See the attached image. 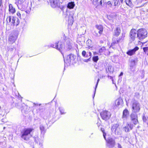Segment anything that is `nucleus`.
I'll use <instances>...</instances> for the list:
<instances>
[{"label": "nucleus", "mask_w": 148, "mask_h": 148, "mask_svg": "<svg viewBox=\"0 0 148 148\" xmlns=\"http://www.w3.org/2000/svg\"><path fill=\"white\" fill-rule=\"evenodd\" d=\"M63 39L58 42H56L55 45L51 44L48 45V47L50 48L51 47L56 48L59 50L62 54L63 55L62 51L65 52L71 49L72 48V43L71 41L69 39H66V37L64 36ZM63 57L64 56H63Z\"/></svg>", "instance_id": "nucleus-1"}, {"label": "nucleus", "mask_w": 148, "mask_h": 148, "mask_svg": "<svg viewBox=\"0 0 148 148\" xmlns=\"http://www.w3.org/2000/svg\"><path fill=\"white\" fill-rule=\"evenodd\" d=\"M25 1L18 0V8L21 11H25L27 13L29 14L31 10V8L27 6Z\"/></svg>", "instance_id": "nucleus-2"}, {"label": "nucleus", "mask_w": 148, "mask_h": 148, "mask_svg": "<svg viewBox=\"0 0 148 148\" xmlns=\"http://www.w3.org/2000/svg\"><path fill=\"white\" fill-rule=\"evenodd\" d=\"M6 21L8 25L12 26H17L19 23V20L18 18L12 16L7 17Z\"/></svg>", "instance_id": "nucleus-3"}, {"label": "nucleus", "mask_w": 148, "mask_h": 148, "mask_svg": "<svg viewBox=\"0 0 148 148\" xmlns=\"http://www.w3.org/2000/svg\"><path fill=\"white\" fill-rule=\"evenodd\" d=\"M33 129L31 128L25 129L21 132V137L25 140H28L29 138L30 133Z\"/></svg>", "instance_id": "nucleus-4"}, {"label": "nucleus", "mask_w": 148, "mask_h": 148, "mask_svg": "<svg viewBox=\"0 0 148 148\" xmlns=\"http://www.w3.org/2000/svg\"><path fill=\"white\" fill-rule=\"evenodd\" d=\"M137 38L139 40H142L147 36V32L146 29H139L137 31Z\"/></svg>", "instance_id": "nucleus-5"}, {"label": "nucleus", "mask_w": 148, "mask_h": 148, "mask_svg": "<svg viewBox=\"0 0 148 148\" xmlns=\"http://www.w3.org/2000/svg\"><path fill=\"white\" fill-rule=\"evenodd\" d=\"M100 115L101 118L106 121L109 119L111 116L110 113L106 110L102 111L100 113Z\"/></svg>", "instance_id": "nucleus-6"}, {"label": "nucleus", "mask_w": 148, "mask_h": 148, "mask_svg": "<svg viewBox=\"0 0 148 148\" xmlns=\"http://www.w3.org/2000/svg\"><path fill=\"white\" fill-rule=\"evenodd\" d=\"M95 27L99 31L98 32L96 31H95L94 35L97 37H99L103 33V27L101 25H95Z\"/></svg>", "instance_id": "nucleus-7"}, {"label": "nucleus", "mask_w": 148, "mask_h": 148, "mask_svg": "<svg viewBox=\"0 0 148 148\" xmlns=\"http://www.w3.org/2000/svg\"><path fill=\"white\" fill-rule=\"evenodd\" d=\"M132 111L134 113H136L139 112L140 108V104L136 101H134L132 104Z\"/></svg>", "instance_id": "nucleus-8"}, {"label": "nucleus", "mask_w": 148, "mask_h": 148, "mask_svg": "<svg viewBox=\"0 0 148 148\" xmlns=\"http://www.w3.org/2000/svg\"><path fill=\"white\" fill-rule=\"evenodd\" d=\"M112 131L114 132L116 135H120L121 133V131L118 124H114L112 127Z\"/></svg>", "instance_id": "nucleus-9"}, {"label": "nucleus", "mask_w": 148, "mask_h": 148, "mask_svg": "<svg viewBox=\"0 0 148 148\" xmlns=\"http://www.w3.org/2000/svg\"><path fill=\"white\" fill-rule=\"evenodd\" d=\"M76 58V56L72 54L68 55L65 59H64L65 63L70 64L71 61H74Z\"/></svg>", "instance_id": "nucleus-10"}, {"label": "nucleus", "mask_w": 148, "mask_h": 148, "mask_svg": "<svg viewBox=\"0 0 148 148\" xmlns=\"http://www.w3.org/2000/svg\"><path fill=\"white\" fill-rule=\"evenodd\" d=\"M137 31L135 29H132L131 30L130 33V39L131 42L135 40L137 36Z\"/></svg>", "instance_id": "nucleus-11"}, {"label": "nucleus", "mask_w": 148, "mask_h": 148, "mask_svg": "<svg viewBox=\"0 0 148 148\" xmlns=\"http://www.w3.org/2000/svg\"><path fill=\"white\" fill-rule=\"evenodd\" d=\"M50 2L51 6L53 8L57 6L60 7L61 4H62V3L59 0H50Z\"/></svg>", "instance_id": "nucleus-12"}, {"label": "nucleus", "mask_w": 148, "mask_h": 148, "mask_svg": "<svg viewBox=\"0 0 148 148\" xmlns=\"http://www.w3.org/2000/svg\"><path fill=\"white\" fill-rule=\"evenodd\" d=\"M107 142V146L109 148H113L115 145L114 140L111 138H110L106 140Z\"/></svg>", "instance_id": "nucleus-13"}, {"label": "nucleus", "mask_w": 148, "mask_h": 148, "mask_svg": "<svg viewBox=\"0 0 148 148\" xmlns=\"http://www.w3.org/2000/svg\"><path fill=\"white\" fill-rule=\"evenodd\" d=\"M130 118L131 121L134 124L136 125L138 123L137 115L136 113H132L130 115Z\"/></svg>", "instance_id": "nucleus-14"}, {"label": "nucleus", "mask_w": 148, "mask_h": 148, "mask_svg": "<svg viewBox=\"0 0 148 148\" xmlns=\"http://www.w3.org/2000/svg\"><path fill=\"white\" fill-rule=\"evenodd\" d=\"M133 125L131 123H127L126 125L123 128V130L126 132H129L133 128Z\"/></svg>", "instance_id": "nucleus-15"}, {"label": "nucleus", "mask_w": 148, "mask_h": 148, "mask_svg": "<svg viewBox=\"0 0 148 148\" xmlns=\"http://www.w3.org/2000/svg\"><path fill=\"white\" fill-rule=\"evenodd\" d=\"M17 35L16 34H12L9 36V42L10 44H12L14 42L16 38Z\"/></svg>", "instance_id": "nucleus-16"}, {"label": "nucleus", "mask_w": 148, "mask_h": 148, "mask_svg": "<svg viewBox=\"0 0 148 148\" xmlns=\"http://www.w3.org/2000/svg\"><path fill=\"white\" fill-rule=\"evenodd\" d=\"M139 49L138 47L136 46L134 49L128 50L127 52L126 53L130 56H132L135 53L136 51L138 50Z\"/></svg>", "instance_id": "nucleus-17"}, {"label": "nucleus", "mask_w": 148, "mask_h": 148, "mask_svg": "<svg viewBox=\"0 0 148 148\" xmlns=\"http://www.w3.org/2000/svg\"><path fill=\"white\" fill-rule=\"evenodd\" d=\"M9 13L12 14H14L16 12V10L13 5L11 4L9 5Z\"/></svg>", "instance_id": "nucleus-18"}, {"label": "nucleus", "mask_w": 148, "mask_h": 148, "mask_svg": "<svg viewBox=\"0 0 148 148\" xmlns=\"http://www.w3.org/2000/svg\"><path fill=\"white\" fill-rule=\"evenodd\" d=\"M121 32L120 28L119 27H116L114 31V35L116 36H118L120 34Z\"/></svg>", "instance_id": "nucleus-19"}, {"label": "nucleus", "mask_w": 148, "mask_h": 148, "mask_svg": "<svg viewBox=\"0 0 148 148\" xmlns=\"http://www.w3.org/2000/svg\"><path fill=\"white\" fill-rule=\"evenodd\" d=\"M129 114V111L127 109L124 110L123 112L122 118L124 120L126 119Z\"/></svg>", "instance_id": "nucleus-20"}, {"label": "nucleus", "mask_w": 148, "mask_h": 148, "mask_svg": "<svg viewBox=\"0 0 148 148\" xmlns=\"http://www.w3.org/2000/svg\"><path fill=\"white\" fill-rule=\"evenodd\" d=\"M75 4L74 2L71 1L68 3L67 8L69 9H73L75 7Z\"/></svg>", "instance_id": "nucleus-21"}, {"label": "nucleus", "mask_w": 148, "mask_h": 148, "mask_svg": "<svg viewBox=\"0 0 148 148\" xmlns=\"http://www.w3.org/2000/svg\"><path fill=\"white\" fill-rule=\"evenodd\" d=\"M123 101V100L121 98H119L115 101V105L116 106H119L122 102Z\"/></svg>", "instance_id": "nucleus-22"}, {"label": "nucleus", "mask_w": 148, "mask_h": 148, "mask_svg": "<svg viewBox=\"0 0 148 148\" xmlns=\"http://www.w3.org/2000/svg\"><path fill=\"white\" fill-rule=\"evenodd\" d=\"M40 129L41 131V133L43 135L46 132V130L45 127L42 125H40Z\"/></svg>", "instance_id": "nucleus-23"}, {"label": "nucleus", "mask_w": 148, "mask_h": 148, "mask_svg": "<svg viewBox=\"0 0 148 148\" xmlns=\"http://www.w3.org/2000/svg\"><path fill=\"white\" fill-rule=\"evenodd\" d=\"M137 60L136 59H132L131 60L130 66H135L136 65Z\"/></svg>", "instance_id": "nucleus-24"}, {"label": "nucleus", "mask_w": 148, "mask_h": 148, "mask_svg": "<svg viewBox=\"0 0 148 148\" xmlns=\"http://www.w3.org/2000/svg\"><path fill=\"white\" fill-rule=\"evenodd\" d=\"M125 2L127 5L131 7H132L133 4L132 2V0H125Z\"/></svg>", "instance_id": "nucleus-25"}, {"label": "nucleus", "mask_w": 148, "mask_h": 148, "mask_svg": "<svg viewBox=\"0 0 148 148\" xmlns=\"http://www.w3.org/2000/svg\"><path fill=\"white\" fill-rule=\"evenodd\" d=\"M86 44L88 47H92V41L91 40L88 39L86 41Z\"/></svg>", "instance_id": "nucleus-26"}, {"label": "nucleus", "mask_w": 148, "mask_h": 148, "mask_svg": "<svg viewBox=\"0 0 148 148\" xmlns=\"http://www.w3.org/2000/svg\"><path fill=\"white\" fill-rule=\"evenodd\" d=\"M112 42L111 44V46H113L115 44L118 43L117 42V39H116V38H112Z\"/></svg>", "instance_id": "nucleus-27"}, {"label": "nucleus", "mask_w": 148, "mask_h": 148, "mask_svg": "<svg viewBox=\"0 0 148 148\" xmlns=\"http://www.w3.org/2000/svg\"><path fill=\"white\" fill-rule=\"evenodd\" d=\"M106 50V49L105 47H103L99 50V52L100 53V55H101V53L104 52Z\"/></svg>", "instance_id": "nucleus-28"}, {"label": "nucleus", "mask_w": 148, "mask_h": 148, "mask_svg": "<svg viewBox=\"0 0 148 148\" xmlns=\"http://www.w3.org/2000/svg\"><path fill=\"white\" fill-rule=\"evenodd\" d=\"M101 130L102 132L103 133V136L104 137V139L105 140H106V134L105 132V131L104 130V129L103 128H101Z\"/></svg>", "instance_id": "nucleus-29"}, {"label": "nucleus", "mask_w": 148, "mask_h": 148, "mask_svg": "<svg viewBox=\"0 0 148 148\" xmlns=\"http://www.w3.org/2000/svg\"><path fill=\"white\" fill-rule=\"evenodd\" d=\"M108 70L110 73H112L114 71L113 67L111 66H109L108 67Z\"/></svg>", "instance_id": "nucleus-30"}, {"label": "nucleus", "mask_w": 148, "mask_h": 148, "mask_svg": "<svg viewBox=\"0 0 148 148\" xmlns=\"http://www.w3.org/2000/svg\"><path fill=\"white\" fill-rule=\"evenodd\" d=\"M91 55L92 53L91 52H89L88 53H87V54H86V55L84 57L88 58L90 57V58H90V59L91 57Z\"/></svg>", "instance_id": "nucleus-31"}, {"label": "nucleus", "mask_w": 148, "mask_h": 148, "mask_svg": "<svg viewBox=\"0 0 148 148\" xmlns=\"http://www.w3.org/2000/svg\"><path fill=\"white\" fill-rule=\"evenodd\" d=\"M98 59V57L97 56H94L92 58L93 60L95 62H97Z\"/></svg>", "instance_id": "nucleus-32"}, {"label": "nucleus", "mask_w": 148, "mask_h": 148, "mask_svg": "<svg viewBox=\"0 0 148 148\" xmlns=\"http://www.w3.org/2000/svg\"><path fill=\"white\" fill-rule=\"evenodd\" d=\"M113 1L114 2V5L115 6L117 5L119 3V4H120L119 0H113Z\"/></svg>", "instance_id": "nucleus-33"}, {"label": "nucleus", "mask_w": 148, "mask_h": 148, "mask_svg": "<svg viewBox=\"0 0 148 148\" xmlns=\"http://www.w3.org/2000/svg\"><path fill=\"white\" fill-rule=\"evenodd\" d=\"M59 109L61 114H63L64 113V110L62 108L60 107L59 108Z\"/></svg>", "instance_id": "nucleus-34"}, {"label": "nucleus", "mask_w": 148, "mask_h": 148, "mask_svg": "<svg viewBox=\"0 0 148 148\" xmlns=\"http://www.w3.org/2000/svg\"><path fill=\"white\" fill-rule=\"evenodd\" d=\"M99 80H99V79H98L97 80V84H96V86H95V91L94 94V95L93 97V99L94 98V97H95V91H96V89L97 88V87L98 84V83L99 82Z\"/></svg>", "instance_id": "nucleus-35"}, {"label": "nucleus", "mask_w": 148, "mask_h": 148, "mask_svg": "<svg viewBox=\"0 0 148 148\" xmlns=\"http://www.w3.org/2000/svg\"><path fill=\"white\" fill-rule=\"evenodd\" d=\"M143 121L144 122H146L147 121H148V117L144 116L143 118Z\"/></svg>", "instance_id": "nucleus-36"}, {"label": "nucleus", "mask_w": 148, "mask_h": 148, "mask_svg": "<svg viewBox=\"0 0 148 148\" xmlns=\"http://www.w3.org/2000/svg\"><path fill=\"white\" fill-rule=\"evenodd\" d=\"M143 49L144 52L145 53H146L147 52H148V47H143Z\"/></svg>", "instance_id": "nucleus-37"}, {"label": "nucleus", "mask_w": 148, "mask_h": 148, "mask_svg": "<svg viewBox=\"0 0 148 148\" xmlns=\"http://www.w3.org/2000/svg\"><path fill=\"white\" fill-rule=\"evenodd\" d=\"M135 66H130V69L131 71L132 72H134L135 71Z\"/></svg>", "instance_id": "nucleus-38"}, {"label": "nucleus", "mask_w": 148, "mask_h": 148, "mask_svg": "<svg viewBox=\"0 0 148 148\" xmlns=\"http://www.w3.org/2000/svg\"><path fill=\"white\" fill-rule=\"evenodd\" d=\"M106 4L108 6V8H111L112 6V4L110 1H108L106 3Z\"/></svg>", "instance_id": "nucleus-39"}, {"label": "nucleus", "mask_w": 148, "mask_h": 148, "mask_svg": "<svg viewBox=\"0 0 148 148\" xmlns=\"http://www.w3.org/2000/svg\"><path fill=\"white\" fill-rule=\"evenodd\" d=\"M135 96L137 98H139L140 97V94L139 92H136L135 93Z\"/></svg>", "instance_id": "nucleus-40"}, {"label": "nucleus", "mask_w": 148, "mask_h": 148, "mask_svg": "<svg viewBox=\"0 0 148 148\" xmlns=\"http://www.w3.org/2000/svg\"><path fill=\"white\" fill-rule=\"evenodd\" d=\"M86 52L85 51H83L82 52V55L83 57H84L86 54Z\"/></svg>", "instance_id": "nucleus-41"}, {"label": "nucleus", "mask_w": 148, "mask_h": 148, "mask_svg": "<svg viewBox=\"0 0 148 148\" xmlns=\"http://www.w3.org/2000/svg\"><path fill=\"white\" fill-rule=\"evenodd\" d=\"M3 5L2 4V0H0V7L2 8Z\"/></svg>", "instance_id": "nucleus-42"}, {"label": "nucleus", "mask_w": 148, "mask_h": 148, "mask_svg": "<svg viewBox=\"0 0 148 148\" xmlns=\"http://www.w3.org/2000/svg\"><path fill=\"white\" fill-rule=\"evenodd\" d=\"M16 14L17 16H18L19 18L21 17V14L19 12H17Z\"/></svg>", "instance_id": "nucleus-43"}, {"label": "nucleus", "mask_w": 148, "mask_h": 148, "mask_svg": "<svg viewBox=\"0 0 148 148\" xmlns=\"http://www.w3.org/2000/svg\"><path fill=\"white\" fill-rule=\"evenodd\" d=\"M90 58H88V59H84V62H88V61H90Z\"/></svg>", "instance_id": "nucleus-44"}, {"label": "nucleus", "mask_w": 148, "mask_h": 148, "mask_svg": "<svg viewBox=\"0 0 148 148\" xmlns=\"http://www.w3.org/2000/svg\"><path fill=\"white\" fill-rule=\"evenodd\" d=\"M121 39V38H119L118 39H117V43H118L120 41Z\"/></svg>", "instance_id": "nucleus-45"}, {"label": "nucleus", "mask_w": 148, "mask_h": 148, "mask_svg": "<svg viewBox=\"0 0 148 148\" xmlns=\"http://www.w3.org/2000/svg\"><path fill=\"white\" fill-rule=\"evenodd\" d=\"M118 148H122V147L119 144H118Z\"/></svg>", "instance_id": "nucleus-46"}, {"label": "nucleus", "mask_w": 148, "mask_h": 148, "mask_svg": "<svg viewBox=\"0 0 148 148\" xmlns=\"http://www.w3.org/2000/svg\"><path fill=\"white\" fill-rule=\"evenodd\" d=\"M102 4V0H101L99 2V4L100 5H101V6Z\"/></svg>", "instance_id": "nucleus-47"}, {"label": "nucleus", "mask_w": 148, "mask_h": 148, "mask_svg": "<svg viewBox=\"0 0 148 148\" xmlns=\"http://www.w3.org/2000/svg\"><path fill=\"white\" fill-rule=\"evenodd\" d=\"M98 53H97L98 54ZM97 54V53L96 52H94V55H96Z\"/></svg>", "instance_id": "nucleus-48"}, {"label": "nucleus", "mask_w": 148, "mask_h": 148, "mask_svg": "<svg viewBox=\"0 0 148 148\" xmlns=\"http://www.w3.org/2000/svg\"><path fill=\"white\" fill-rule=\"evenodd\" d=\"M123 73L122 72L121 73L120 75V76L122 75H123Z\"/></svg>", "instance_id": "nucleus-49"}, {"label": "nucleus", "mask_w": 148, "mask_h": 148, "mask_svg": "<svg viewBox=\"0 0 148 148\" xmlns=\"http://www.w3.org/2000/svg\"><path fill=\"white\" fill-rule=\"evenodd\" d=\"M110 79L113 80V77L111 76H110Z\"/></svg>", "instance_id": "nucleus-50"}, {"label": "nucleus", "mask_w": 148, "mask_h": 148, "mask_svg": "<svg viewBox=\"0 0 148 148\" xmlns=\"http://www.w3.org/2000/svg\"><path fill=\"white\" fill-rule=\"evenodd\" d=\"M120 0V1H121V3H123V0Z\"/></svg>", "instance_id": "nucleus-51"}, {"label": "nucleus", "mask_w": 148, "mask_h": 148, "mask_svg": "<svg viewBox=\"0 0 148 148\" xmlns=\"http://www.w3.org/2000/svg\"><path fill=\"white\" fill-rule=\"evenodd\" d=\"M110 76H109V75H108V77H110Z\"/></svg>", "instance_id": "nucleus-52"}, {"label": "nucleus", "mask_w": 148, "mask_h": 148, "mask_svg": "<svg viewBox=\"0 0 148 148\" xmlns=\"http://www.w3.org/2000/svg\"><path fill=\"white\" fill-rule=\"evenodd\" d=\"M144 6V5H142L141 6Z\"/></svg>", "instance_id": "nucleus-53"}, {"label": "nucleus", "mask_w": 148, "mask_h": 148, "mask_svg": "<svg viewBox=\"0 0 148 148\" xmlns=\"http://www.w3.org/2000/svg\"><path fill=\"white\" fill-rule=\"evenodd\" d=\"M72 17H73V16H72ZM72 18H73V17H72Z\"/></svg>", "instance_id": "nucleus-54"}]
</instances>
